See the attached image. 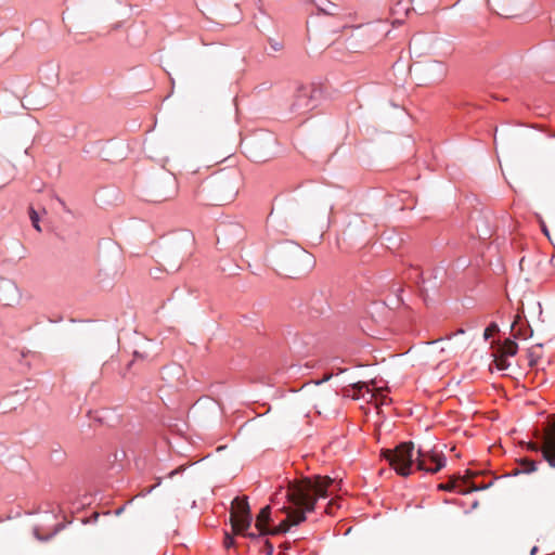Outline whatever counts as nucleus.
I'll return each instance as SVG.
<instances>
[{
	"label": "nucleus",
	"instance_id": "1",
	"mask_svg": "<svg viewBox=\"0 0 555 555\" xmlns=\"http://www.w3.org/2000/svg\"><path fill=\"white\" fill-rule=\"evenodd\" d=\"M339 490V482L327 476L306 477L298 481L289 482L287 488L276 492L272 499L273 504L279 498H285L294 508L283 506L286 509V518L278 527L270 531L267 527L271 509L264 506L257 516L255 527L257 532L249 531L251 527V515L246 499L236 498L232 502L231 524L236 534L249 538H258L269 533L286 532L291 527L299 525L306 519V513L312 512L318 499L333 495Z\"/></svg>",
	"mask_w": 555,
	"mask_h": 555
},
{
	"label": "nucleus",
	"instance_id": "2",
	"mask_svg": "<svg viewBox=\"0 0 555 555\" xmlns=\"http://www.w3.org/2000/svg\"><path fill=\"white\" fill-rule=\"evenodd\" d=\"M416 452L412 442H402L393 450H387L385 457L390 466L401 476H409L415 466Z\"/></svg>",
	"mask_w": 555,
	"mask_h": 555
},
{
	"label": "nucleus",
	"instance_id": "3",
	"mask_svg": "<svg viewBox=\"0 0 555 555\" xmlns=\"http://www.w3.org/2000/svg\"><path fill=\"white\" fill-rule=\"evenodd\" d=\"M286 261L287 271L291 275L306 274L314 266L313 256L298 246L293 247Z\"/></svg>",
	"mask_w": 555,
	"mask_h": 555
},
{
	"label": "nucleus",
	"instance_id": "4",
	"mask_svg": "<svg viewBox=\"0 0 555 555\" xmlns=\"http://www.w3.org/2000/svg\"><path fill=\"white\" fill-rule=\"evenodd\" d=\"M372 386L374 383L359 382L346 390L347 396L356 400L363 399L366 402L375 401L376 404H385L386 396L383 395L382 389Z\"/></svg>",
	"mask_w": 555,
	"mask_h": 555
},
{
	"label": "nucleus",
	"instance_id": "5",
	"mask_svg": "<svg viewBox=\"0 0 555 555\" xmlns=\"http://www.w3.org/2000/svg\"><path fill=\"white\" fill-rule=\"evenodd\" d=\"M415 455V466L418 470L434 474L446 465V457L441 453L418 449Z\"/></svg>",
	"mask_w": 555,
	"mask_h": 555
},
{
	"label": "nucleus",
	"instance_id": "6",
	"mask_svg": "<svg viewBox=\"0 0 555 555\" xmlns=\"http://www.w3.org/2000/svg\"><path fill=\"white\" fill-rule=\"evenodd\" d=\"M21 299V293L16 283L12 280L0 278V301L5 306H13Z\"/></svg>",
	"mask_w": 555,
	"mask_h": 555
},
{
	"label": "nucleus",
	"instance_id": "7",
	"mask_svg": "<svg viewBox=\"0 0 555 555\" xmlns=\"http://www.w3.org/2000/svg\"><path fill=\"white\" fill-rule=\"evenodd\" d=\"M542 453L552 467H555V422L550 424L543 436Z\"/></svg>",
	"mask_w": 555,
	"mask_h": 555
},
{
	"label": "nucleus",
	"instance_id": "8",
	"mask_svg": "<svg viewBox=\"0 0 555 555\" xmlns=\"http://www.w3.org/2000/svg\"><path fill=\"white\" fill-rule=\"evenodd\" d=\"M423 72L430 82H437L447 75V66L443 62L434 60L424 65Z\"/></svg>",
	"mask_w": 555,
	"mask_h": 555
},
{
	"label": "nucleus",
	"instance_id": "9",
	"mask_svg": "<svg viewBox=\"0 0 555 555\" xmlns=\"http://www.w3.org/2000/svg\"><path fill=\"white\" fill-rule=\"evenodd\" d=\"M336 393L333 391H328L324 396H319L314 403V408L317 409V412L319 414H322L323 412H327L331 406V401L336 399Z\"/></svg>",
	"mask_w": 555,
	"mask_h": 555
},
{
	"label": "nucleus",
	"instance_id": "10",
	"mask_svg": "<svg viewBox=\"0 0 555 555\" xmlns=\"http://www.w3.org/2000/svg\"><path fill=\"white\" fill-rule=\"evenodd\" d=\"M541 348H542L541 344H538V345L532 346L531 348H529V350H528V360H529V365L530 366L538 365V362H539V360L542 357Z\"/></svg>",
	"mask_w": 555,
	"mask_h": 555
},
{
	"label": "nucleus",
	"instance_id": "11",
	"mask_svg": "<svg viewBox=\"0 0 555 555\" xmlns=\"http://www.w3.org/2000/svg\"><path fill=\"white\" fill-rule=\"evenodd\" d=\"M537 469L535 462L529 459H522L519 462V468L516 469L515 475L519 473H532Z\"/></svg>",
	"mask_w": 555,
	"mask_h": 555
},
{
	"label": "nucleus",
	"instance_id": "12",
	"mask_svg": "<svg viewBox=\"0 0 555 555\" xmlns=\"http://www.w3.org/2000/svg\"><path fill=\"white\" fill-rule=\"evenodd\" d=\"M518 351V345L513 341V340H506L502 348H501V352L503 357H514Z\"/></svg>",
	"mask_w": 555,
	"mask_h": 555
},
{
	"label": "nucleus",
	"instance_id": "13",
	"mask_svg": "<svg viewBox=\"0 0 555 555\" xmlns=\"http://www.w3.org/2000/svg\"><path fill=\"white\" fill-rule=\"evenodd\" d=\"M312 1L317 4L319 11L323 12L324 14H327V15L335 14L336 5L334 3H332L327 0L323 1L322 3H317L315 0H312Z\"/></svg>",
	"mask_w": 555,
	"mask_h": 555
},
{
	"label": "nucleus",
	"instance_id": "14",
	"mask_svg": "<svg viewBox=\"0 0 555 555\" xmlns=\"http://www.w3.org/2000/svg\"><path fill=\"white\" fill-rule=\"evenodd\" d=\"M488 4L491 8V10L495 11L499 15L504 16V17L511 16V14L506 10H504L496 3V0H494L493 3L491 2V0H488Z\"/></svg>",
	"mask_w": 555,
	"mask_h": 555
},
{
	"label": "nucleus",
	"instance_id": "15",
	"mask_svg": "<svg viewBox=\"0 0 555 555\" xmlns=\"http://www.w3.org/2000/svg\"><path fill=\"white\" fill-rule=\"evenodd\" d=\"M29 217H30L33 227L37 231H41L40 225H39V216H38L37 211L34 208L29 209Z\"/></svg>",
	"mask_w": 555,
	"mask_h": 555
},
{
	"label": "nucleus",
	"instance_id": "16",
	"mask_svg": "<svg viewBox=\"0 0 555 555\" xmlns=\"http://www.w3.org/2000/svg\"><path fill=\"white\" fill-rule=\"evenodd\" d=\"M495 364H496V367H498L500 371H504V370H506V369L509 366V364H508V362H507L506 358H505V357H503V356H501L500 358H498V359L495 360Z\"/></svg>",
	"mask_w": 555,
	"mask_h": 555
},
{
	"label": "nucleus",
	"instance_id": "17",
	"mask_svg": "<svg viewBox=\"0 0 555 555\" xmlns=\"http://www.w3.org/2000/svg\"><path fill=\"white\" fill-rule=\"evenodd\" d=\"M498 331V326L496 324H490L486 330H485V333H483V336H485V339H488L492 336V333Z\"/></svg>",
	"mask_w": 555,
	"mask_h": 555
},
{
	"label": "nucleus",
	"instance_id": "18",
	"mask_svg": "<svg viewBox=\"0 0 555 555\" xmlns=\"http://www.w3.org/2000/svg\"><path fill=\"white\" fill-rule=\"evenodd\" d=\"M270 47H271V48H272V50H274V51H281V50H282V48H283V46H282V43H281V42H279V41H273V40H271V41H270Z\"/></svg>",
	"mask_w": 555,
	"mask_h": 555
},
{
	"label": "nucleus",
	"instance_id": "19",
	"mask_svg": "<svg viewBox=\"0 0 555 555\" xmlns=\"http://www.w3.org/2000/svg\"><path fill=\"white\" fill-rule=\"evenodd\" d=\"M439 488L442 489V490L451 491V490H454L455 485L453 482H448L446 485H443V483L440 485Z\"/></svg>",
	"mask_w": 555,
	"mask_h": 555
},
{
	"label": "nucleus",
	"instance_id": "20",
	"mask_svg": "<svg viewBox=\"0 0 555 555\" xmlns=\"http://www.w3.org/2000/svg\"><path fill=\"white\" fill-rule=\"evenodd\" d=\"M335 505V502L331 501L327 505H326V508H325V512L327 514H332L333 513V507Z\"/></svg>",
	"mask_w": 555,
	"mask_h": 555
},
{
	"label": "nucleus",
	"instance_id": "21",
	"mask_svg": "<svg viewBox=\"0 0 555 555\" xmlns=\"http://www.w3.org/2000/svg\"><path fill=\"white\" fill-rule=\"evenodd\" d=\"M224 544H225L227 547L232 546L233 545V539L231 537L227 535Z\"/></svg>",
	"mask_w": 555,
	"mask_h": 555
},
{
	"label": "nucleus",
	"instance_id": "22",
	"mask_svg": "<svg viewBox=\"0 0 555 555\" xmlns=\"http://www.w3.org/2000/svg\"><path fill=\"white\" fill-rule=\"evenodd\" d=\"M537 552H538V547H537V546H533V547L531 548L530 555H535V554H537Z\"/></svg>",
	"mask_w": 555,
	"mask_h": 555
},
{
	"label": "nucleus",
	"instance_id": "23",
	"mask_svg": "<svg viewBox=\"0 0 555 555\" xmlns=\"http://www.w3.org/2000/svg\"><path fill=\"white\" fill-rule=\"evenodd\" d=\"M177 473V470H173L170 473V476H173Z\"/></svg>",
	"mask_w": 555,
	"mask_h": 555
}]
</instances>
